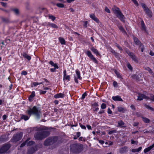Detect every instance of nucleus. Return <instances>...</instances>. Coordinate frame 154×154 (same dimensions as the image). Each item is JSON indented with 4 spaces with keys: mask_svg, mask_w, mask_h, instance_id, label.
<instances>
[{
    "mask_svg": "<svg viewBox=\"0 0 154 154\" xmlns=\"http://www.w3.org/2000/svg\"><path fill=\"white\" fill-rule=\"evenodd\" d=\"M26 113L30 116L32 115H34L38 119L40 118L41 114L40 109L35 106L32 108H29L26 111Z\"/></svg>",
    "mask_w": 154,
    "mask_h": 154,
    "instance_id": "f257e3e1",
    "label": "nucleus"
},
{
    "mask_svg": "<svg viewBox=\"0 0 154 154\" xmlns=\"http://www.w3.org/2000/svg\"><path fill=\"white\" fill-rule=\"evenodd\" d=\"M49 134V132L47 131H42L37 132L35 135V137L36 139L41 140L48 136Z\"/></svg>",
    "mask_w": 154,
    "mask_h": 154,
    "instance_id": "f03ea898",
    "label": "nucleus"
},
{
    "mask_svg": "<svg viewBox=\"0 0 154 154\" xmlns=\"http://www.w3.org/2000/svg\"><path fill=\"white\" fill-rule=\"evenodd\" d=\"M112 10L113 12L117 16L122 22H125V17L122 14L119 9L117 7H114L112 8Z\"/></svg>",
    "mask_w": 154,
    "mask_h": 154,
    "instance_id": "7ed1b4c3",
    "label": "nucleus"
},
{
    "mask_svg": "<svg viewBox=\"0 0 154 154\" xmlns=\"http://www.w3.org/2000/svg\"><path fill=\"white\" fill-rule=\"evenodd\" d=\"M82 150V146L80 144H74L71 145L70 151L72 152L79 153Z\"/></svg>",
    "mask_w": 154,
    "mask_h": 154,
    "instance_id": "20e7f679",
    "label": "nucleus"
},
{
    "mask_svg": "<svg viewBox=\"0 0 154 154\" xmlns=\"http://www.w3.org/2000/svg\"><path fill=\"white\" fill-rule=\"evenodd\" d=\"M57 140V137H50L47 139L44 142V144L45 146H48L55 143Z\"/></svg>",
    "mask_w": 154,
    "mask_h": 154,
    "instance_id": "39448f33",
    "label": "nucleus"
},
{
    "mask_svg": "<svg viewBox=\"0 0 154 154\" xmlns=\"http://www.w3.org/2000/svg\"><path fill=\"white\" fill-rule=\"evenodd\" d=\"M23 134V133L21 132L14 134L11 139L12 141L15 142L19 141L22 138Z\"/></svg>",
    "mask_w": 154,
    "mask_h": 154,
    "instance_id": "423d86ee",
    "label": "nucleus"
},
{
    "mask_svg": "<svg viewBox=\"0 0 154 154\" xmlns=\"http://www.w3.org/2000/svg\"><path fill=\"white\" fill-rule=\"evenodd\" d=\"M85 53L87 56L95 63L97 64L98 62L96 59L94 57L91 52L89 51H87Z\"/></svg>",
    "mask_w": 154,
    "mask_h": 154,
    "instance_id": "0eeeda50",
    "label": "nucleus"
},
{
    "mask_svg": "<svg viewBox=\"0 0 154 154\" xmlns=\"http://www.w3.org/2000/svg\"><path fill=\"white\" fill-rule=\"evenodd\" d=\"M75 73L76 75L74 76V80L76 83H78V81L77 79L81 80L82 78L81 77L80 72L78 69L76 70Z\"/></svg>",
    "mask_w": 154,
    "mask_h": 154,
    "instance_id": "6e6552de",
    "label": "nucleus"
},
{
    "mask_svg": "<svg viewBox=\"0 0 154 154\" xmlns=\"http://www.w3.org/2000/svg\"><path fill=\"white\" fill-rule=\"evenodd\" d=\"M10 147V145L9 144L4 145L0 149V154L5 153L9 149Z\"/></svg>",
    "mask_w": 154,
    "mask_h": 154,
    "instance_id": "1a4fd4ad",
    "label": "nucleus"
},
{
    "mask_svg": "<svg viewBox=\"0 0 154 154\" xmlns=\"http://www.w3.org/2000/svg\"><path fill=\"white\" fill-rule=\"evenodd\" d=\"M143 99H149V98L146 95L140 93L138 94L137 98V100H142Z\"/></svg>",
    "mask_w": 154,
    "mask_h": 154,
    "instance_id": "9d476101",
    "label": "nucleus"
},
{
    "mask_svg": "<svg viewBox=\"0 0 154 154\" xmlns=\"http://www.w3.org/2000/svg\"><path fill=\"white\" fill-rule=\"evenodd\" d=\"M43 25L46 26L47 27L51 26L53 28H57L58 26H57V25L53 23H51L49 22H46L45 23H44L43 24Z\"/></svg>",
    "mask_w": 154,
    "mask_h": 154,
    "instance_id": "9b49d317",
    "label": "nucleus"
},
{
    "mask_svg": "<svg viewBox=\"0 0 154 154\" xmlns=\"http://www.w3.org/2000/svg\"><path fill=\"white\" fill-rule=\"evenodd\" d=\"M128 54L134 62L136 63L138 62V61L137 58L135 56L133 53L129 52L128 53Z\"/></svg>",
    "mask_w": 154,
    "mask_h": 154,
    "instance_id": "f8f14e48",
    "label": "nucleus"
},
{
    "mask_svg": "<svg viewBox=\"0 0 154 154\" xmlns=\"http://www.w3.org/2000/svg\"><path fill=\"white\" fill-rule=\"evenodd\" d=\"M128 148L126 146H125L120 149L119 152L120 153L122 154L128 152Z\"/></svg>",
    "mask_w": 154,
    "mask_h": 154,
    "instance_id": "ddd939ff",
    "label": "nucleus"
},
{
    "mask_svg": "<svg viewBox=\"0 0 154 154\" xmlns=\"http://www.w3.org/2000/svg\"><path fill=\"white\" fill-rule=\"evenodd\" d=\"M112 99L115 101H122L123 100L119 96H113L112 97Z\"/></svg>",
    "mask_w": 154,
    "mask_h": 154,
    "instance_id": "4468645a",
    "label": "nucleus"
},
{
    "mask_svg": "<svg viewBox=\"0 0 154 154\" xmlns=\"http://www.w3.org/2000/svg\"><path fill=\"white\" fill-rule=\"evenodd\" d=\"M36 149H35L33 147H29L27 153L28 154H32L34 153Z\"/></svg>",
    "mask_w": 154,
    "mask_h": 154,
    "instance_id": "2eb2a0df",
    "label": "nucleus"
},
{
    "mask_svg": "<svg viewBox=\"0 0 154 154\" xmlns=\"http://www.w3.org/2000/svg\"><path fill=\"white\" fill-rule=\"evenodd\" d=\"M154 147V143L152 145L150 146H149L145 148L144 150V153H146L149 151L150 150H151Z\"/></svg>",
    "mask_w": 154,
    "mask_h": 154,
    "instance_id": "dca6fc26",
    "label": "nucleus"
},
{
    "mask_svg": "<svg viewBox=\"0 0 154 154\" xmlns=\"http://www.w3.org/2000/svg\"><path fill=\"white\" fill-rule=\"evenodd\" d=\"M64 94L61 93H60L55 94L54 95V97L55 98H63L64 97Z\"/></svg>",
    "mask_w": 154,
    "mask_h": 154,
    "instance_id": "f3484780",
    "label": "nucleus"
},
{
    "mask_svg": "<svg viewBox=\"0 0 154 154\" xmlns=\"http://www.w3.org/2000/svg\"><path fill=\"white\" fill-rule=\"evenodd\" d=\"M144 11L149 17H152V13L149 8L145 9Z\"/></svg>",
    "mask_w": 154,
    "mask_h": 154,
    "instance_id": "a211bd4d",
    "label": "nucleus"
},
{
    "mask_svg": "<svg viewBox=\"0 0 154 154\" xmlns=\"http://www.w3.org/2000/svg\"><path fill=\"white\" fill-rule=\"evenodd\" d=\"M90 17L91 18L96 21V22L97 23H99V21L98 19L95 17L94 14H90Z\"/></svg>",
    "mask_w": 154,
    "mask_h": 154,
    "instance_id": "6ab92c4d",
    "label": "nucleus"
},
{
    "mask_svg": "<svg viewBox=\"0 0 154 154\" xmlns=\"http://www.w3.org/2000/svg\"><path fill=\"white\" fill-rule=\"evenodd\" d=\"M118 123L119 127L121 128H125L126 127L125 123L122 120L118 122Z\"/></svg>",
    "mask_w": 154,
    "mask_h": 154,
    "instance_id": "aec40b11",
    "label": "nucleus"
},
{
    "mask_svg": "<svg viewBox=\"0 0 154 154\" xmlns=\"http://www.w3.org/2000/svg\"><path fill=\"white\" fill-rule=\"evenodd\" d=\"M35 96V93L34 91H32V92L31 94L29 96V100L30 101H32L33 100V98Z\"/></svg>",
    "mask_w": 154,
    "mask_h": 154,
    "instance_id": "412c9836",
    "label": "nucleus"
},
{
    "mask_svg": "<svg viewBox=\"0 0 154 154\" xmlns=\"http://www.w3.org/2000/svg\"><path fill=\"white\" fill-rule=\"evenodd\" d=\"M91 50L92 51L97 55H99L100 54L98 50L96 48H95L94 47H92L91 48Z\"/></svg>",
    "mask_w": 154,
    "mask_h": 154,
    "instance_id": "4be33fe9",
    "label": "nucleus"
},
{
    "mask_svg": "<svg viewBox=\"0 0 154 154\" xmlns=\"http://www.w3.org/2000/svg\"><path fill=\"white\" fill-rule=\"evenodd\" d=\"M70 77L69 75H63V81L64 82H65L66 81L67 82H68L70 81Z\"/></svg>",
    "mask_w": 154,
    "mask_h": 154,
    "instance_id": "5701e85b",
    "label": "nucleus"
},
{
    "mask_svg": "<svg viewBox=\"0 0 154 154\" xmlns=\"http://www.w3.org/2000/svg\"><path fill=\"white\" fill-rule=\"evenodd\" d=\"M23 57L25 58L26 59L28 60H30L31 59V57L28 55L26 53H23L22 54Z\"/></svg>",
    "mask_w": 154,
    "mask_h": 154,
    "instance_id": "b1692460",
    "label": "nucleus"
},
{
    "mask_svg": "<svg viewBox=\"0 0 154 154\" xmlns=\"http://www.w3.org/2000/svg\"><path fill=\"white\" fill-rule=\"evenodd\" d=\"M133 39L134 42L136 45H139L140 44V42L139 41V40L137 38L134 37V38Z\"/></svg>",
    "mask_w": 154,
    "mask_h": 154,
    "instance_id": "393cba45",
    "label": "nucleus"
},
{
    "mask_svg": "<svg viewBox=\"0 0 154 154\" xmlns=\"http://www.w3.org/2000/svg\"><path fill=\"white\" fill-rule=\"evenodd\" d=\"M143 121L146 123H148L149 122L150 120L144 117H142Z\"/></svg>",
    "mask_w": 154,
    "mask_h": 154,
    "instance_id": "a878e982",
    "label": "nucleus"
},
{
    "mask_svg": "<svg viewBox=\"0 0 154 154\" xmlns=\"http://www.w3.org/2000/svg\"><path fill=\"white\" fill-rule=\"evenodd\" d=\"M118 110L119 112H124L126 110L124 108L121 107L119 106L118 107Z\"/></svg>",
    "mask_w": 154,
    "mask_h": 154,
    "instance_id": "bb28decb",
    "label": "nucleus"
},
{
    "mask_svg": "<svg viewBox=\"0 0 154 154\" xmlns=\"http://www.w3.org/2000/svg\"><path fill=\"white\" fill-rule=\"evenodd\" d=\"M21 119H24L25 121H26L28 120L29 118V117L27 116L22 115L21 117Z\"/></svg>",
    "mask_w": 154,
    "mask_h": 154,
    "instance_id": "cd10ccee",
    "label": "nucleus"
},
{
    "mask_svg": "<svg viewBox=\"0 0 154 154\" xmlns=\"http://www.w3.org/2000/svg\"><path fill=\"white\" fill-rule=\"evenodd\" d=\"M49 64L52 66H54L55 68L58 69L59 68V67L57 66V64L56 63H54V62L52 61H50Z\"/></svg>",
    "mask_w": 154,
    "mask_h": 154,
    "instance_id": "c85d7f7f",
    "label": "nucleus"
},
{
    "mask_svg": "<svg viewBox=\"0 0 154 154\" xmlns=\"http://www.w3.org/2000/svg\"><path fill=\"white\" fill-rule=\"evenodd\" d=\"M142 149V148L141 147H139L137 149H133L131 151L132 152H138L139 151L141 150V149Z\"/></svg>",
    "mask_w": 154,
    "mask_h": 154,
    "instance_id": "c756f323",
    "label": "nucleus"
},
{
    "mask_svg": "<svg viewBox=\"0 0 154 154\" xmlns=\"http://www.w3.org/2000/svg\"><path fill=\"white\" fill-rule=\"evenodd\" d=\"M59 41L60 43L62 45H64L65 44V41L64 39L62 38L59 37Z\"/></svg>",
    "mask_w": 154,
    "mask_h": 154,
    "instance_id": "7c9ffc66",
    "label": "nucleus"
},
{
    "mask_svg": "<svg viewBox=\"0 0 154 154\" xmlns=\"http://www.w3.org/2000/svg\"><path fill=\"white\" fill-rule=\"evenodd\" d=\"M119 29L124 34H126V33L123 27L121 26H118Z\"/></svg>",
    "mask_w": 154,
    "mask_h": 154,
    "instance_id": "2f4dec72",
    "label": "nucleus"
},
{
    "mask_svg": "<svg viewBox=\"0 0 154 154\" xmlns=\"http://www.w3.org/2000/svg\"><path fill=\"white\" fill-rule=\"evenodd\" d=\"M12 11H14L15 14L16 15H18L19 14V11L18 9L17 8H15L13 9Z\"/></svg>",
    "mask_w": 154,
    "mask_h": 154,
    "instance_id": "473e14b6",
    "label": "nucleus"
},
{
    "mask_svg": "<svg viewBox=\"0 0 154 154\" xmlns=\"http://www.w3.org/2000/svg\"><path fill=\"white\" fill-rule=\"evenodd\" d=\"M115 73L116 74L117 77L119 79H122L121 75L117 71H115Z\"/></svg>",
    "mask_w": 154,
    "mask_h": 154,
    "instance_id": "72a5a7b5",
    "label": "nucleus"
},
{
    "mask_svg": "<svg viewBox=\"0 0 154 154\" xmlns=\"http://www.w3.org/2000/svg\"><path fill=\"white\" fill-rule=\"evenodd\" d=\"M29 140V138L28 139L22 143L20 146V148H21L24 146L26 144V143H27V142Z\"/></svg>",
    "mask_w": 154,
    "mask_h": 154,
    "instance_id": "f704fd0d",
    "label": "nucleus"
},
{
    "mask_svg": "<svg viewBox=\"0 0 154 154\" xmlns=\"http://www.w3.org/2000/svg\"><path fill=\"white\" fill-rule=\"evenodd\" d=\"M56 5L59 8H63L64 7V5L61 3H57Z\"/></svg>",
    "mask_w": 154,
    "mask_h": 154,
    "instance_id": "c9c22d12",
    "label": "nucleus"
},
{
    "mask_svg": "<svg viewBox=\"0 0 154 154\" xmlns=\"http://www.w3.org/2000/svg\"><path fill=\"white\" fill-rule=\"evenodd\" d=\"M141 25L142 29L144 30H146V27L143 21L142 20L141 21Z\"/></svg>",
    "mask_w": 154,
    "mask_h": 154,
    "instance_id": "e433bc0d",
    "label": "nucleus"
},
{
    "mask_svg": "<svg viewBox=\"0 0 154 154\" xmlns=\"http://www.w3.org/2000/svg\"><path fill=\"white\" fill-rule=\"evenodd\" d=\"M145 69L148 71V72L152 74L153 73L151 69L148 67H145L144 68Z\"/></svg>",
    "mask_w": 154,
    "mask_h": 154,
    "instance_id": "4c0bfd02",
    "label": "nucleus"
},
{
    "mask_svg": "<svg viewBox=\"0 0 154 154\" xmlns=\"http://www.w3.org/2000/svg\"><path fill=\"white\" fill-rule=\"evenodd\" d=\"M48 17L49 19H51L53 21L55 20L56 19L55 17L52 15H49Z\"/></svg>",
    "mask_w": 154,
    "mask_h": 154,
    "instance_id": "58836bf2",
    "label": "nucleus"
},
{
    "mask_svg": "<svg viewBox=\"0 0 154 154\" xmlns=\"http://www.w3.org/2000/svg\"><path fill=\"white\" fill-rule=\"evenodd\" d=\"M145 107L148 109H149L152 111H153L154 110V109L152 108V107L150 106H149L147 105H145Z\"/></svg>",
    "mask_w": 154,
    "mask_h": 154,
    "instance_id": "ea45409f",
    "label": "nucleus"
},
{
    "mask_svg": "<svg viewBox=\"0 0 154 154\" xmlns=\"http://www.w3.org/2000/svg\"><path fill=\"white\" fill-rule=\"evenodd\" d=\"M106 108V105L104 103L102 104L101 106V108L102 109H104Z\"/></svg>",
    "mask_w": 154,
    "mask_h": 154,
    "instance_id": "a19ab883",
    "label": "nucleus"
},
{
    "mask_svg": "<svg viewBox=\"0 0 154 154\" xmlns=\"http://www.w3.org/2000/svg\"><path fill=\"white\" fill-rule=\"evenodd\" d=\"M141 6L143 9L144 11H145V9L148 8V7L146 6V5L142 3L141 4Z\"/></svg>",
    "mask_w": 154,
    "mask_h": 154,
    "instance_id": "79ce46f5",
    "label": "nucleus"
},
{
    "mask_svg": "<svg viewBox=\"0 0 154 154\" xmlns=\"http://www.w3.org/2000/svg\"><path fill=\"white\" fill-rule=\"evenodd\" d=\"M34 142L32 141H29L28 142V141L26 143L27 144V145L28 146H30L32 145L34 143Z\"/></svg>",
    "mask_w": 154,
    "mask_h": 154,
    "instance_id": "37998d69",
    "label": "nucleus"
},
{
    "mask_svg": "<svg viewBox=\"0 0 154 154\" xmlns=\"http://www.w3.org/2000/svg\"><path fill=\"white\" fill-rule=\"evenodd\" d=\"M108 50L111 52L113 54L115 53V51H114L111 48L109 47L108 48Z\"/></svg>",
    "mask_w": 154,
    "mask_h": 154,
    "instance_id": "c03bdc74",
    "label": "nucleus"
},
{
    "mask_svg": "<svg viewBox=\"0 0 154 154\" xmlns=\"http://www.w3.org/2000/svg\"><path fill=\"white\" fill-rule=\"evenodd\" d=\"M92 106L94 108H95V107H97L99 106L98 103H94L93 104H92Z\"/></svg>",
    "mask_w": 154,
    "mask_h": 154,
    "instance_id": "a18cd8bd",
    "label": "nucleus"
},
{
    "mask_svg": "<svg viewBox=\"0 0 154 154\" xmlns=\"http://www.w3.org/2000/svg\"><path fill=\"white\" fill-rule=\"evenodd\" d=\"M42 82L38 83L37 82H34L33 83V84L34 86H36L38 85L41 84Z\"/></svg>",
    "mask_w": 154,
    "mask_h": 154,
    "instance_id": "49530a36",
    "label": "nucleus"
},
{
    "mask_svg": "<svg viewBox=\"0 0 154 154\" xmlns=\"http://www.w3.org/2000/svg\"><path fill=\"white\" fill-rule=\"evenodd\" d=\"M113 54L116 57L118 58L119 57V54L118 53H117L115 52V53H114Z\"/></svg>",
    "mask_w": 154,
    "mask_h": 154,
    "instance_id": "de8ad7c7",
    "label": "nucleus"
},
{
    "mask_svg": "<svg viewBox=\"0 0 154 154\" xmlns=\"http://www.w3.org/2000/svg\"><path fill=\"white\" fill-rule=\"evenodd\" d=\"M39 92H40V94H45L46 92V91H42V90H39Z\"/></svg>",
    "mask_w": 154,
    "mask_h": 154,
    "instance_id": "09e8293b",
    "label": "nucleus"
},
{
    "mask_svg": "<svg viewBox=\"0 0 154 154\" xmlns=\"http://www.w3.org/2000/svg\"><path fill=\"white\" fill-rule=\"evenodd\" d=\"M79 124L80 127L82 129H86V128L85 126V125H83L81 123H79Z\"/></svg>",
    "mask_w": 154,
    "mask_h": 154,
    "instance_id": "8fccbe9b",
    "label": "nucleus"
},
{
    "mask_svg": "<svg viewBox=\"0 0 154 154\" xmlns=\"http://www.w3.org/2000/svg\"><path fill=\"white\" fill-rule=\"evenodd\" d=\"M87 94L86 92L84 93H83V94L82 95V97H81V98L82 99H84L86 96H87Z\"/></svg>",
    "mask_w": 154,
    "mask_h": 154,
    "instance_id": "3c124183",
    "label": "nucleus"
},
{
    "mask_svg": "<svg viewBox=\"0 0 154 154\" xmlns=\"http://www.w3.org/2000/svg\"><path fill=\"white\" fill-rule=\"evenodd\" d=\"M113 85L114 87H117L118 86V83L117 82L115 81L113 82Z\"/></svg>",
    "mask_w": 154,
    "mask_h": 154,
    "instance_id": "603ef678",
    "label": "nucleus"
},
{
    "mask_svg": "<svg viewBox=\"0 0 154 154\" xmlns=\"http://www.w3.org/2000/svg\"><path fill=\"white\" fill-rule=\"evenodd\" d=\"M27 74V72L26 71H22L21 73V74L22 75H26Z\"/></svg>",
    "mask_w": 154,
    "mask_h": 154,
    "instance_id": "864d4df0",
    "label": "nucleus"
},
{
    "mask_svg": "<svg viewBox=\"0 0 154 154\" xmlns=\"http://www.w3.org/2000/svg\"><path fill=\"white\" fill-rule=\"evenodd\" d=\"M127 66L128 68L130 70H131L132 69V68L131 66V65L129 63H128L127 64Z\"/></svg>",
    "mask_w": 154,
    "mask_h": 154,
    "instance_id": "5fc2aeb1",
    "label": "nucleus"
},
{
    "mask_svg": "<svg viewBox=\"0 0 154 154\" xmlns=\"http://www.w3.org/2000/svg\"><path fill=\"white\" fill-rule=\"evenodd\" d=\"M79 140L81 141H85V140L84 138L83 137H80L79 139Z\"/></svg>",
    "mask_w": 154,
    "mask_h": 154,
    "instance_id": "6e6d98bb",
    "label": "nucleus"
},
{
    "mask_svg": "<svg viewBox=\"0 0 154 154\" xmlns=\"http://www.w3.org/2000/svg\"><path fill=\"white\" fill-rule=\"evenodd\" d=\"M139 124L138 122H134L133 124V125L134 127L137 126Z\"/></svg>",
    "mask_w": 154,
    "mask_h": 154,
    "instance_id": "4d7b16f0",
    "label": "nucleus"
},
{
    "mask_svg": "<svg viewBox=\"0 0 154 154\" xmlns=\"http://www.w3.org/2000/svg\"><path fill=\"white\" fill-rule=\"evenodd\" d=\"M116 132V130H114L111 131H109L108 133L109 134H113V133H114Z\"/></svg>",
    "mask_w": 154,
    "mask_h": 154,
    "instance_id": "13d9d810",
    "label": "nucleus"
},
{
    "mask_svg": "<svg viewBox=\"0 0 154 154\" xmlns=\"http://www.w3.org/2000/svg\"><path fill=\"white\" fill-rule=\"evenodd\" d=\"M105 11L108 13H110V12L109 9L107 7H105Z\"/></svg>",
    "mask_w": 154,
    "mask_h": 154,
    "instance_id": "bf43d9fd",
    "label": "nucleus"
},
{
    "mask_svg": "<svg viewBox=\"0 0 154 154\" xmlns=\"http://www.w3.org/2000/svg\"><path fill=\"white\" fill-rule=\"evenodd\" d=\"M131 143L132 144H134L135 143L137 144L138 142L137 141H134L132 139L131 140Z\"/></svg>",
    "mask_w": 154,
    "mask_h": 154,
    "instance_id": "052dcab7",
    "label": "nucleus"
},
{
    "mask_svg": "<svg viewBox=\"0 0 154 154\" xmlns=\"http://www.w3.org/2000/svg\"><path fill=\"white\" fill-rule=\"evenodd\" d=\"M134 3L137 6L138 5V4L137 1L136 0H132Z\"/></svg>",
    "mask_w": 154,
    "mask_h": 154,
    "instance_id": "680f3d73",
    "label": "nucleus"
},
{
    "mask_svg": "<svg viewBox=\"0 0 154 154\" xmlns=\"http://www.w3.org/2000/svg\"><path fill=\"white\" fill-rule=\"evenodd\" d=\"M87 24H88L87 21H85L84 22V26L86 28L87 27Z\"/></svg>",
    "mask_w": 154,
    "mask_h": 154,
    "instance_id": "e2e57ef3",
    "label": "nucleus"
},
{
    "mask_svg": "<svg viewBox=\"0 0 154 154\" xmlns=\"http://www.w3.org/2000/svg\"><path fill=\"white\" fill-rule=\"evenodd\" d=\"M107 113L109 114H111L112 113V111L109 108H108L107 109Z\"/></svg>",
    "mask_w": 154,
    "mask_h": 154,
    "instance_id": "0e129e2a",
    "label": "nucleus"
},
{
    "mask_svg": "<svg viewBox=\"0 0 154 154\" xmlns=\"http://www.w3.org/2000/svg\"><path fill=\"white\" fill-rule=\"evenodd\" d=\"M150 100L153 101H154V95H152L150 97Z\"/></svg>",
    "mask_w": 154,
    "mask_h": 154,
    "instance_id": "69168bd1",
    "label": "nucleus"
},
{
    "mask_svg": "<svg viewBox=\"0 0 154 154\" xmlns=\"http://www.w3.org/2000/svg\"><path fill=\"white\" fill-rule=\"evenodd\" d=\"M0 3H1V4L2 5V6H3L5 7L6 6V3H4L3 2H1Z\"/></svg>",
    "mask_w": 154,
    "mask_h": 154,
    "instance_id": "338daca9",
    "label": "nucleus"
},
{
    "mask_svg": "<svg viewBox=\"0 0 154 154\" xmlns=\"http://www.w3.org/2000/svg\"><path fill=\"white\" fill-rule=\"evenodd\" d=\"M104 111L103 110H100L98 112V113L99 114H101L104 112Z\"/></svg>",
    "mask_w": 154,
    "mask_h": 154,
    "instance_id": "774afa93",
    "label": "nucleus"
}]
</instances>
